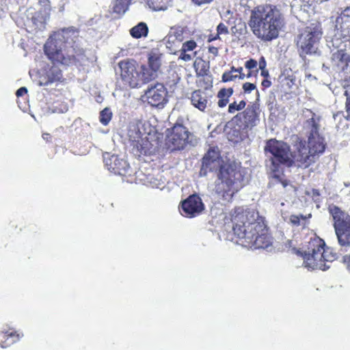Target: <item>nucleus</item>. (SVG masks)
<instances>
[{"label":"nucleus","mask_w":350,"mask_h":350,"mask_svg":"<svg viewBox=\"0 0 350 350\" xmlns=\"http://www.w3.org/2000/svg\"><path fill=\"white\" fill-rule=\"evenodd\" d=\"M219 154L215 149H209L202 160V166L213 170L219 166L215 191L224 201L229 202L248 181L246 171L236 163L220 165Z\"/></svg>","instance_id":"1"},{"label":"nucleus","mask_w":350,"mask_h":350,"mask_svg":"<svg viewBox=\"0 0 350 350\" xmlns=\"http://www.w3.org/2000/svg\"><path fill=\"white\" fill-rule=\"evenodd\" d=\"M44 48L49 59L62 65H82L86 59L84 51L80 46L79 32L74 27L54 32Z\"/></svg>","instance_id":"2"},{"label":"nucleus","mask_w":350,"mask_h":350,"mask_svg":"<svg viewBox=\"0 0 350 350\" xmlns=\"http://www.w3.org/2000/svg\"><path fill=\"white\" fill-rule=\"evenodd\" d=\"M232 230L239 239L237 242L245 247L254 249H265L271 243V238L264 219L257 211L248 210L238 212L232 216Z\"/></svg>","instance_id":"3"},{"label":"nucleus","mask_w":350,"mask_h":350,"mask_svg":"<svg viewBox=\"0 0 350 350\" xmlns=\"http://www.w3.org/2000/svg\"><path fill=\"white\" fill-rule=\"evenodd\" d=\"M281 10L271 4L258 5L251 10L248 25L253 33L263 41H271L278 37L285 25Z\"/></svg>","instance_id":"4"},{"label":"nucleus","mask_w":350,"mask_h":350,"mask_svg":"<svg viewBox=\"0 0 350 350\" xmlns=\"http://www.w3.org/2000/svg\"><path fill=\"white\" fill-rule=\"evenodd\" d=\"M319 118H314L313 114L304 124V128L308 134V146H306L302 142L297 144L295 159L299 167H308L325 151V144L319 133Z\"/></svg>","instance_id":"5"},{"label":"nucleus","mask_w":350,"mask_h":350,"mask_svg":"<svg viewBox=\"0 0 350 350\" xmlns=\"http://www.w3.org/2000/svg\"><path fill=\"white\" fill-rule=\"evenodd\" d=\"M155 129L147 121L135 120L127 127L126 136L132 152L137 157L150 154L154 151L152 137Z\"/></svg>","instance_id":"6"},{"label":"nucleus","mask_w":350,"mask_h":350,"mask_svg":"<svg viewBox=\"0 0 350 350\" xmlns=\"http://www.w3.org/2000/svg\"><path fill=\"white\" fill-rule=\"evenodd\" d=\"M297 147V144L295 145ZM265 152L267 155L271 154L269 160L267 163V167L274 173V176H278L277 173L280 172V165L290 167L293 164L297 166V162L295 159L297 148L292 152L289 146L283 141L275 139L268 140L265 146Z\"/></svg>","instance_id":"7"},{"label":"nucleus","mask_w":350,"mask_h":350,"mask_svg":"<svg viewBox=\"0 0 350 350\" xmlns=\"http://www.w3.org/2000/svg\"><path fill=\"white\" fill-rule=\"evenodd\" d=\"M324 241L319 237H314L308 242L307 250L301 253L304 260V265L308 269L326 270L329 266L327 262L333 261L335 256L328 254L324 247Z\"/></svg>","instance_id":"8"},{"label":"nucleus","mask_w":350,"mask_h":350,"mask_svg":"<svg viewBox=\"0 0 350 350\" xmlns=\"http://www.w3.org/2000/svg\"><path fill=\"white\" fill-rule=\"evenodd\" d=\"M329 211L334 219V227L338 243L341 246L350 245V215L334 205L329 206Z\"/></svg>","instance_id":"9"},{"label":"nucleus","mask_w":350,"mask_h":350,"mask_svg":"<svg viewBox=\"0 0 350 350\" xmlns=\"http://www.w3.org/2000/svg\"><path fill=\"white\" fill-rule=\"evenodd\" d=\"M321 34V31L318 25H312L305 28L297 42L301 57L318 53L319 42Z\"/></svg>","instance_id":"10"},{"label":"nucleus","mask_w":350,"mask_h":350,"mask_svg":"<svg viewBox=\"0 0 350 350\" xmlns=\"http://www.w3.org/2000/svg\"><path fill=\"white\" fill-rule=\"evenodd\" d=\"M196 139L186 127L182 124L173 126L172 133L167 136L166 144L171 150H183L187 145L193 146Z\"/></svg>","instance_id":"11"},{"label":"nucleus","mask_w":350,"mask_h":350,"mask_svg":"<svg viewBox=\"0 0 350 350\" xmlns=\"http://www.w3.org/2000/svg\"><path fill=\"white\" fill-rule=\"evenodd\" d=\"M332 46L337 49L333 52L331 57L332 68L337 72L343 71L347 68L350 62V56L346 53V44L339 38L335 36L332 40Z\"/></svg>","instance_id":"12"},{"label":"nucleus","mask_w":350,"mask_h":350,"mask_svg":"<svg viewBox=\"0 0 350 350\" xmlns=\"http://www.w3.org/2000/svg\"><path fill=\"white\" fill-rule=\"evenodd\" d=\"M49 18V14L46 9L35 12L29 9L26 14L24 25L29 32L42 31L45 29L46 22Z\"/></svg>","instance_id":"13"},{"label":"nucleus","mask_w":350,"mask_h":350,"mask_svg":"<svg viewBox=\"0 0 350 350\" xmlns=\"http://www.w3.org/2000/svg\"><path fill=\"white\" fill-rule=\"evenodd\" d=\"M120 76L125 84L133 88L139 86V68L133 61H121L119 63Z\"/></svg>","instance_id":"14"},{"label":"nucleus","mask_w":350,"mask_h":350,"mask_svg":"<svg viewBox=\"0 0 350 350\" xmlns=\"http://www.w3.org/2000/svg\"><path fill=\"white\" fill-rule=\"evenodd\" d=\"M167 92L162 83H157L150 85L146 90L144 98L152 107H163L167 102Z\"/></svg>","instance_id":"15"},{"label":"nucleus","mask_w":350,"mask_h":350,"mask_svg":"<svg viewBox=\"0 0 350 350\" xmlns=\"http://www.w3.org/2000/svg\"><path fill=\"white\" fill-rule=\"evenodd\" d=\"M204 209V205L200 197L193 194L182 202L180 213L182 215L191 218L200 215Z\"/></svg>","instance_id":"16"},{"label":"nucleus","mask_w":350,"mask_h":350,"mask_svg":"<svg viewBox=\"0 0 350 350\" xmlns=\"http://www.w3.org/2000/svg\"><path fill=\"white\" fill-rule=\"evenodd\" d=\"M104 163L109 171L120 176L130 174L131 167L127 162L117 155L104 154Z\"/></svg>","instance_id":"17"},{"label":"nucleus","mask_w":350,"mask_h":350,"mask_svg":"<svg viewBox=\"0 0 350 350\" xmlns=\"http://www.w3.org/2000/svg\"><path fill=\"white\" fill-rule=\"evenodd\" d=\"M53 66L42 71L40 75L38 84L40 86L48 85L55 82L60 81L62 79V70L55 64L57 61H53Z\"/></svg>","instance_id":"18"},{"label":"nucleus","mask_w":350,"mask_h":350,"mask_svg":"<svg viewBox=\"0 0 350 350\" xmlns=\"http://www.w3.org/2000/svg\"><path fill=\"white\" fill-rule=\"evenodd\" d=\"M259 108L256 104L248 105L244 111L238 113L234 118L239 120L246 127H253L257 124Z\"/></svg>","instance_id":"19"},{"label":"nucleus","mask_w":350,"mask_h":350,"mask_svg":"<svg viewBox=\"0 0 350 350\" xmlns=\"http://www.w3.org/2000/svg\"><path fill=\"white\" fill-rule=\"evenodd\" d=\"M197 47V44L193 40H189L184 42L180 50L175 53L178 55V59L184 62L191 61L196 55V52L193 51Z\"/></svg>","instance_id":"20"},{"label":"nucleus","mask_w":350,"mask_h":350,"mask_svg":"<svg viewBox=\"0 0 350 350\" xmlns=\"http://www.w3.org/2000/svg\"><path fill=\"white\" fill-rule=\"evenodd\" d=\"M139 86L150 82L157 77V72L148 66H142L139 68Z\"/></svg>","instance_id":"21"},{"label":"nucleus","mask_w":350,"mask_h":350,"mask_svg":"<svg viewBox=\"0 0 350 350\" xmlns=\"http://www.w3.org/2000/svg\"><path fill=\"white\" fill-rule=\"evenodd\" d=\"M192 105L200 111H204L207 105V100L205 96L202 95L200 90L194 91L191 96Z\"/></svg>","instance_id":"22"},{"label":"nucleus","mask_w":350,"mask_h":350,"mask_svg":"<svg viewBox=\"0 0 350 350\" xmlns=\"http://www.w3.org/2000/svg\"><path fill=\"white\" fill-rule=\"evenodd\" d=\"M148 28L146 23H139L130 30L131 35L135 38H140L147 36Z\"/></svg>","instance_id":"23"},{"label":"nucleus","mask_w":350,"mask_h":350,"mask_svg":"<svg viewBox=\"0 0 350 350\" xmlns=\"http://www.w3.org/2000/svg\"><path fill=\"white\" fill-rule=\"evenodd\" d=\"M148 7L154 11H164L167 9L171 0H146Z\"/></svg>","instance_id":"24"},{"label":"nucleus","mask_w":350,"mask_h":350,"mask_svg":"<svg viewBox=\"0 0 350 350\" xmlns=\"http://www.w3.org/2000/svg\"><path fill=\"white\" fill-rule=\"evenodd\" d=\"M232 94L233 90L231 88L228 89H221L217 94V97L219 98L217 103L218 106L219 107H224L226 106L229 102V98L232 95Z\"/></svg>","instance_id":"25"},{"label":"nucleus","mask_w":350,"mask_h":350,"mask_svg":"<svg viewBox=\"0 0 350 350\" xmlns=\"http://www.w3.org/2000/svg\"><path fill=\"white\" fill-rule=\"evenodd\" d=\"M132 0H116L113 6V12L124 14L128 10Z\"/></svg>","instance_id":"26"},{"label":"nucleus","mask_w":350,"mask_h":350,"mask_svg":"<svg viewBox=\"0 0 350 350\" xmlns=\"http://www.w3.org/2000/svg\"><path fill=\"white\" fill-rule=\"evenodd\" d=\"M0 335L5 339L10 338L12 339V343L18 341L24 336L23 333L21 331L3 332Z\"/></svg>","instance_id":"27"},{"label":"nucleus","mask_w":350,"mask_h":350,"mask_svg":"<svg viewBox=\"0 0 350 350\" xmlns=\"http://www.w3.org/2000/svg\"><path fill=\"white\" fill-rule=\"evenodd\" d=\"M149 66L148 67L158 71L161 66V55L157 53L150 54L148 58Z\"/></svg>","instance_id":"28"},{"label":"nucleus","mask_w":350,"mask_h":350,"mask_svg":"<svg viewBox=\"0 0 350 350\" xmlns=\"http://www.w3.org/2000/svg\"><path fill=\"white\" fill-rule=\"evenodd\" d=\"M194 66L198 76L202 77L208 74L209 66L206 62L201 61L200 62L195 63Z\"/></svg>","instance_id":"29"},{"label":"nucleus","mask_w":350,"mask_h":350,"mask_svg":"<svg viewBox=\"0 0 350 350\" xmlns=\"http://www.w3.org/2000/svg\"><path fill=\"white\" fill-rule=\"evenodd\" d=\"M112 117V112L110 110L109 108H105L103 110H102L100 113V122L103 125H107L110 120H111Z\"/></svg>","instance_id":"30"},{"label":"nucleus","mask_w":350,"mask_h":350,"mask_svg":"<svg viewBox=\"0 0 350 350\" xmlns=\"http://www.w3.org/2000/svg\"><path fill=\"white\" fill-rule=\"evenodd\" d=\"M246 103L244 100L240 101L239 103L237 102H233L230 103L228 106V112L230 113H234L237 111H240L245 108Z\"/></svg>","instance_id":"31"},{"label":"nucleus","mask_w":350,"mask_h":350,"mask_svg":"<svg viewBox=\"0 0 350 350\" xmlns=\"http://www.w3.org/2000/svg\"><path fill=\"white\" fill-rule=\"evenodd\" d=\"M306 217L300 215H293L290 217V222L295 226L305 225Z\"/></svg>","instance_id":"32"},{"label":"nucleus","mask_w":350,"mask_h":350,"mask_svg":"<svg viewBox=\"0 0 350 350\" xmlns=\"http://www.w3.org/2000/svg\"><path fill=\"white\" fill-rule=\"evenodd\" d=\"M169 78L170 79L166 81V84L169 85L170 88L175 87L180 80V77L176 72H172Z\"/></svg>","instance_id":"33"},{"label":"nucleus","mask_w":350,"mask_h":350,"mask_svg":"<svg viewBox=\"0 0 350 350\" xmlns=\"http://www.w3.org/2000/svg\"><path fill=\"white\" fill-rule=\"evenodd\" d=\"M345 95L347 96L346 101V119L350 120V93L349 94L347 90L345 91Z\"/></svg>","instance_id":"34"},{"label":"nucleus","mask_w":350,"mask_h":350,"mask_svg":"<svg viewBox=\"0 0 350 350\" xmlns=\"http://www.w3.org/2000/svg\"><path fill=\"white\" fill-rule=\"evenodd\" d=\"M237 77V75H234L232 72H226L222 75V81L224 82L233 81Z\"/></svg>","instance_id":"35"},{"label":"nucleus","mask_w":350,"mask_h":350,"mask_svg":"<svg viewBox=\"0 0 350 350\" xmlns=\"http://www.w3.org/2000/svg\"><path fill=\"white\" fill-rule=\"evenodd\" d=\"M181 36V31H171L169 35L167 36L168 41H173L174 38L179 39V40H181V38H180Z\"/></svg>","instance_id":"36"},{"label":"nucleus","mask_w":350,"mask_h":350,"mask_svg":"<svg viewBox=\"0 0 350 350\" xmlns=\"http://www.w3.org/2000/svg\"><path fill=\"white\" fill-rule=\"evenodd\" d=\"M243 89L245 93H250L252 90L256 89V85L252 83H245L243 85Z\"/></svg>","instance_id":"37"},{"label":"nucleus","mask_w":350,"mask_h":350,"mask_svg":"<svg viewBox=\"0 0 350 350\" xmlns=\"http://www.w3.org/2000/svg\"><path fill=\"white\" fill-rule=\"evenodd\" d=\"M257 62L253 59H250L245 64V66L248 70H252L257 67Z\"/></svg>","instance_id":"38"},{"label":"nucleus","mask_w":350,"mask_h":350,"mask_svg":"<svg viewBox=\"0 0 350 350\" xmlns=\"http://www.w3.org/2000/svg\"><path fill=\"white\" fill-rule=\"evenodd\" d=\"M217 30L218 34H226L228 32L227 27L223 23L219 24Z\"/></svg>","instance_id":"39"},{"label":"nucleus","mask_w":350,"mask_h":350,"mask_svg":"<svg viewBox=\"0 0 350 350\" xmlns=\"http://www.w3.org/2000/svg\"><path fill=\"white\" fill-rule=\"evenodd\" d=\"M193 3L198 5H201L203 4H207L212 2L213 0H191Z\"/></svg>","instance_id":"40"},{"label":"nucleus","mask_w":350,"mask_h":350,"mask_svg":"<svg viewBox=\"0 0 350 350\" xmlns=\"http://www.w3.org/2000/svg\"><path fill=\"white\" fill-rule=\"evenodd\" d=\"M27 89L25 87H22L16 91V96L19 97V96H22L23 95L27 94Z\"/></svg>","instance_id":"41"},{"label":"nucleus","mask_w":350,"mask_h":350,"mask_svg":"<svg viewBox=\"0 0 350 350\" xmlns=\"http://www.w3.org/2000/svg\"><path fill=\"white\" fill-rule=\"evenodd\" d=\"M340 17L342 18H345V17H347V18H350V7H347L342 12H341V14H340Z\"/></svg>","instance_id":"42"},{"label":"nucleus","mask_w":350,"mask_h":350,"mask_svg":"<svg viewBox=\"0 0 350 350\" xmlns=\"http://www.w3.org/2000/svg\"><path fill=\"white\" fill-rule=\"evenodd\" d=\"M343 260L347 269L350 271V254L349 256H344Z\"/></svg>","instance_id":"43"},{"label":"nucleus","mask_w":350,"mask_h":350,"mask_svg":"<svg viewBox=\"0 0 350 350\" xmlns=\"http://www.w3.org/2000/svg\"><path fill=\"white\" fill-rule=\"evenodd\" d=\"M303 0H293L291 2V8L293 10L296 8L297 6L299 5V4L302 2Z\"/></svg>","instance_id":"44"},{"label":"nucleus","mask_w":350,"mask_h":350,"mask_svg":"<svg viewBox=\"0 0 350 350\" xmlns=\"http://www.w3.org/2000/svg\"><path fill=\"white\" fill-rule=\"evenodd\" d=\"M209 53H212L215 56H217L218 54V49L217 47L215 46H211L208 48Z\"/></svg>","instance_id":"45"},{"label":"nucleus","mask_w":350,"mask_h":350,"mask_svg":"<svg viewBox=\"0 0 350 350\" xmlns=\"http://www.w3.org/2000/svg\"><path fill=\"white\" fill-rule=\"evenodd\" d=\"M266 67V62L264 59V57H261L260 60L259 61V68L260 69H264Z\"/></svg>","instance_id":"46"},{"label":"nucleus","mask_w":350,"mask_h":350,"mask_svg":"<svg viewBox=\"0 0 350 350\" xmlns=\"http://www.w3.org/2000/svg\"><path fill=\"white\" fill-rule=\"evenodd\" d=\"M287 81H288V82H287V85H288L289 87H291V85H295V81H296V79H295V77H291V78H290V79H288H288H287Z\"/></svg>","instance_id":"47"},{"label":"nucleus","mask_w":350,"mask_h":350,"mask_svg":"<svg viewBox=\"0 0 350 350\" xmlns=\"http://www.w3.org/2000/svg\"><path fill=\"white\" fill-rule=\"evenodd\" d=\"M271 83L270 81L269 80H263L262 81V85L265 87V88H268L271 85Z\"/></svg>","instance_id":"48"},{"label":"nucleus","mask_w":350,"mask_h":350,"mask_svg":"<svg viewBox=\"0 0 350 350\" xmlns=\"http://www.w3.org/2000/svg\"><path fill=\"white\" fill-rule=\"evenodd\" d=\"M261 70V75L264 77H267L268 76L269 73H268V71L267 70H265V68L264 69H260Z\"/></svg>","instance_id":"49"},{"label":"nucleus","mask_w":350,"mask_h":350,"mask_svg":"<svg viewBox=\"0 0 350 350\" xmlns=\"http://www.w3.org/2000/svg\"><path fill=\"white\" fill-rule=\"evenodd\" d=\"M245 75L244 74H243L242 72L239 73V79H245Z\"/></svg>","instance_id":"50"},{"label":"nucleus","mask_w":350,"mask_h":350,"mask_svg":"<svg viewBox=\"0 0 350 350\" xmlns=\"http://www.w3.org/2000/svg\"><path fill=\"white\" fill-rule=\"evenodd\" d=\"M242 70H243V68L242 67H239V68L236 69V72L241 73Z\"/></svg>","instance_id":"51"},{"label":"nucleus","mask_w":350,"mask_h":350,"mask_svg":"<svg viewBox=\"0 0 350 350\" xmlns=\"http://www.w3.org/2000/svg\"><path fill=\"white\" fill-rule=\"evenodd\" d=\"M49 135V134H48V133H44L42 135V137H43L44 139H47Z\"/></svg>","instance_id":"52"},{"label":"nucleus","mask_w":350,"mask_h":350,"mask_svg":"<svg viewBox=\"0 0 350 350\" xmlns=\"http://www.w3.org/2000/svg\"><path fill=\"white\" fill-rule=\"evenodd\" d=\"M236 69H237V68H235L232 67V68H231V71H230V72H236Z\"/></svg>","instance_id":"53"},{"label":"nucleus","mask_w":350,"mask_h":350,"mask_svg":"<svg viewBox=\"0 0 350 350\" xmlns=\"http://www.w3.org/2000/svg\"><path fill=\"white\" fill-rule=\"evenodd\" d=\"M250 76H251V71H249L247 75V77L249 78Z\"/></svg>","instance_id":"54"},{"label":"nucleus","mask_w":350,"mask_h":350,"mask_svg":"<svg viewBox=\"0 0 350 350\" xmlns=\"http://www.w3.org/2000/svg\"><path fill=\"white\" fill-rule=\"evenodd\" d=\"M343 39H345V40H347V38L346 37H343Z\"/></svg>","instance_id":"55"}]
</instances>
